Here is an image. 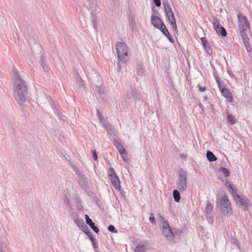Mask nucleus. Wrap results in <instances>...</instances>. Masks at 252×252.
<instances>
[{
  "label": "nucleus",
  "instance_id": "nucleus-21",
  "mask_svg": "<svg viewBox=\"0 0 252 252\" xmlns=\"http://www.w3.org/2000/svg\"><path fill=\"white\" fill-rule=\"evenodd\" d=\"M82 230L88 236L90 240L92 239V238L94 237L87 225L84 226Z\"/></svg>",
  "mask_w": 252,
  "mask_h": 252
},
{
  "label": "nucleus",
  "instance_id": "nucleus-15",
  "mask_svg": "<svg viewBox=\"0 0 252 252\" xmlns=\"http://www.w3.org/2000/svg\"><path fill=\"white\" fill-rule=\"evenodd\" d=\"M147 250L146 242H141L139 243L135 248V252H145Z\"/></svg>",
  "mask_w": 252,
  "mask_h": 252
},
{
  "label": "nucleus",
  "instance_id": "nucleus-1",
  "mask_svg": "<svg viewBox=\"0 0 252 252\" xmlns=\"http://www.w3.org/2000/svg\"><path fill=\"white\" fill-rule=\"evenodd\" d=\"M14 95L20 105H23L28 98V86L27 82L15 71L13 76Z\"/></svg>",
  "mask_w": 252,
  "mask_h": 252
},
{
  "label": "nucleus",
  "instance_id": "nucleus-33",
  "mask_svg": "<svg viewBox=\"0 0 252 252\" xmlns=\"http://www.w3.org/2000/svg\"><path fill=\"white\" fill-rule=\"evenodd\" d=\"M218 87L219 88L220 91L221 92L222 90V89H225L226 88L222 87L223 86H224V83L222 81H221L220 79L218 81H216Z\"/></svg>",
  "mask_w": 252,
  "mask_h": 252
},
{
  "label": "nucleus",
  "instance_id": "nucleus-51",
  "mask_svg": "<svg viewBox=\"0 0 252 252\" xmlns=\"http://www.w3.org/2000/svg\"><path fill=\"white\" fill-rule=\"evenodd\" d=\"M92 15V21L93 22L96 21V17L93 12L91 13Z\"/></svg>",
  "mask_w": 252,
  "mask_h": 252
},
{
  "label": "nucleus",
  "instance_id": "nucleus-56",
  "mask_svg": "<svg viewBox=\"0 0 252 252\" xmlns=\"http://www.w3.org/2000/svg\"><path fill=\"white\" fill-rule=\"evenodd\" d=\"M199 106L200 108L201 109L202 111H203V106L202 104L201 103H199Z\"/></svg>",
  "mask_w": 252,
  "mask_h": 252
},
{
  "label": "nucleus",
  "instance_id": "nucleus-20",
  "mask_svg": "<svg viewBox=\"0 0 252 252\" xmlns=\"http://www.w3.org/2000/svg\"><path fill=\"white\" fill-rule=\"evenodd\" d=\"M213 210V206L212 204L209 201H207V206L205 208V213L207 216L211 215L212 212Z\"/></svg>",
  "mask_w": 252,
  "mask_h": 252
},
{
  "label": "nucleus",
  "instance_id": "nucleus-31",
  "mask_svg": "<svg viewBox=\"0 0 252 252\" xmlns=\"http://www.w3.org/2000/svg\"><path fill=\"white\" fill-rule=\"evenodd\" d=\"M243 43L247 51L248 52H250L251 51L252 48L249 43V40L243 41Z\"/></svg>",
  "mask_w": 252,
  "mask_h": 252
},
{
  "label": "nucleus",
  "instance_id": "nucleus-40",
  "mask_svg": "<svg viewBox=\"0 0 252 252\" xmlns=\"http://www.w3.org/2000/svg\"><path fill=\"white\" fill-rule=\"evenodd\" d=\"M54 112L58 115L59 119L62 120V117L61 115V113H60L59 110H58V109L55 106Z\"/></svg>",
  "mask_w": 252,
  "mask_h": 252
},
{
  "label": "nucleus",
  "instance_id": "nucleus-48",
  "mask_svg": "<svg viewBox=\"0 0 252 252\" xmlns=\"http://www.w3.org/2000/svg\"><path fill=\"white\" fill-rule=\"evenodd\" d=\"M213 76H214V77L215 78L216 81H218L220 79V77H219V75L217 73V72H215H215H213Z\"/></svg>",
  "mask_w": 252,
  "mask_h": 252
},
{
  "label": "nucleus",
  "instance_id": "nucleus-2",
  "mask_svg": "<svg viewBox=\"0 0 252 252\" xmlns=\"http://www.w3.org/2000/svg\"><path fill=\"white\" fill-rule=\"evenodd\" d=\"M216 208L219 209L224 216H230L233 213L231 203L227 196L223 195L216 201Z\"/></svg>",
  "mask_w": 252,
  "mask_h": 252
},
{
  "label": "nucleus",
  "instance_id": "nucleus-39",
  "mask_svg": "<svg viewBox=\"0 0 252 252\" xmlns=\"http://www.w3.org/2000/svg\"><path fill=\"white\" fill-rule=\"evenodd\" d=\"M121 156L124 161H125V162L128 161L129 159L127 157L126 152L125 153V154H123V155H121Z\"/></svg>",
  "mask_w": 252,
  "mask_h": 252
},
{
  "label": "nucleus",
  "instance_id": "nucleus-19",
  "mask_svg": "<svg viewBox=\"0 0 252 252\" xmlns=\"http://www.w3.org/2000/svg\"><path fill=\"white\" fill-rule=\"evenodd\" d=\"M172 230L173 231L172 235V242L174 241V239L176 237H180L181 235L182 231L180 229L172 227Z\"/></svg>",
  "mask_w": 252,
  "mask_h": 252
},
{
  "label": "nucleus",
  "instance_id": "nucleus-24",
  "mask_svg": "<svg viewBox=\"0 0 252 252\" xmlns=\"http://www.w3.org/2000/svg\"><path fill=\"white\" fill-rule=\"evenodd\" d=\"M173 196L175 202H178L180 201L181 199L180 193L177 189H174L173 190Z\"/></svg>",
  "mask_w": 252,
  "mask_h": 252
},
{
  "label": "nucleus",
  "instance_id": "nucleus-13",
  "mask_svg": "<svg viewBox=\"0 0 252 252\" xmlns=\"http://www.w3.org/2000/svg\"><path fill=\"white\" fill-rule=\"evenodd\" d=\"M111 183L113 186L116 189L120 190V181L119 178L117 175H115L110 178Z\"/></svg>",
  "mask_w": 252,
  "mask_h": 252
},
{
  "label": "nucleus",
  "instance_id": "nucleus-29",
  "mask_svg": "<svg viewBox=\"0 0 252 252\" xmlns=\"http://www.w3.org/2000/svg\"><path fill=\"white\" fill-rule=\"evenodd\" d=\"M227 119L228 122L231 125H234L236 122L235 117L231 114L228 115Z\"/></svg>",
  "mask_w": 252,
  "mask_h": 252
},
{
  "label": "nucleus",
  "instance_id": "nucleus-12",
  "mask_svg": "<svg viewBox=\"0 0 252 252\" xmlns=\"http://www.w3.org/2000/svg\"><path fill=\"white\" fill-rule=\"evenodd\" d=\"M86 223L89 225L91 229L96 233L99 232L98 228L95 225V223L90 218L88 215L85 216Z\"/></svg>",
  "mask_w": 252,
  "mask_h": 252
},
{
  "label": "nucleus",
  "instance_id": "nucleus-11",
  "mask_svg": "<svg viewBox=\"0 0 252 252\" xmlns=\"http://www.w3.org/2000/svg\"><path fill=\"white\" fill-rule=\"evenodd\" d=\"M126 97L128 98H131L133 97L134 100H140L142 97L141 94L139 91L131 88L130 90L126 94Z\"/></svg>",
  "mask_w": 252,
  "mask_h": 252
},
{
  "label": "nucleus",
  "instance_id": "nucleus-53",
  "mask_svg": "<svg viewBox=\"0 0 252 252\" xmlns=\"http://www.w3.org/2000/svg\"><path fill=\"white\" fill-rule=\"evenodd\" d=\"M0 252H5L4 250L2 249V245L0 242Z\"/></svg>",
  "mask_w": 252,
  "mask_h": 252
},
{
  "label": "nucleus",
  "instance_id": "nucleus-52",
  "mask_svg": "<svg viewBox=\"0 0 252 252\" xmlns=\"http://www.w3.org/2000/svg\"><path fill=\"white\" fill-rule=\"evenodd\" d=\"M93 27L94 29L96 30L97 28V24L96 21L93 22Z\"/></svg>",
  "mask_w": 252,
  "mask_h": 252
},
{
  "label": "nucleus",
  "instance_id": "nucleus-23",
  "mask_svg": "<svg viewBox=\"0 0 252 252\" xmlns=\"http://www.w3.org/2000/svg\"><path fill=\"white\" fill-rule=\"evenodd\" d=\"M72 167L80 180H82L84 179V175L82 174L81 172L80 171L79 168L77 166L73 165Z\"/></svg>",
  "mask_w": 252,
  "mask_h": 252
},
{
  "label": "nucleus",
  "instance_id": "nucleus-42",
  "mask_svg": "<svg viewBox=\"0 0 252 252\" xmlns=\"http://www.w3.org/2000/svg\"><path fill=\"white\" fill-rule=\"evenodd\" d=\"M201 41L202 42V43L203 44V46H204V45H205L206 44H207L208 43H209L208 40L206 39V38L205 37H201Z\"/></svg>",
  "mask_w": 252,
  "mask_h": 252
},
{
  "label": "nucleus",
  "instance_id": "nucleus-49",
  "mask_svg": "<svg viewBox=\"0 0 252 252\" xmlns=\"http://www.w3.org/2000/svg\"><path fill=\"white\" fill-rule=\"evenodd\" d=\"M108 132L109 134H112L114 132V129L113 128L110 127L109 128H107Z\"/></svg>",
  "mask_w": 252,
  "mask_h": 252
},
{
  "label": "nucleus",
  "instance_id": "nucleus-14",
  "mask_svg": "<svg viewBox=\"0 0 252 252\" xmlns=\"http://www.w3.org/2000/svg\"><path fill=\"white\" fill-rule=\"evenodd\" d=\"M159 30L162 32L163 34L164 35L168 38V39L171 43L174 42V40L172 38L171 35H170L165 25L163 27H161V29Z\"/></svg>",
  "mask_w": 252,
  "mask_h": 252
},
{
  "label": "nucleus",
  "instance_id": "nucleus-60",
  "mask_svg": "<svg viewBox=\"0 0 252 252\" xmlns=\"http://www.w3.org/2000/svg\"><path fill=\"white\" fill-rule=\"evenodd\" d=\"M107 163L108 165L111 166V163H110V162L109 161H107Z\"/></svg>",
  "mask_w": 252,
  "mask_h": 252
},
{
  "label": "nucleus",
  "instance_id": "nucleus-37",
  "mask_svg": "<svg viewBox=\"0 0 252 252\" xmlns=\"http://www.w3.org/2000/svg\"><path fill=\"white\" fill-rule=\"evenodd\" d=\"M149 220L153 224H155L156 223V221L153 213H151L149 217Z\"/></svg>",
  "mask_w": 252,
  "mask_h": 252
},
{
  "label": "nucleus",
  "instance_id": "nucleus-54",
  "mask_svg": "<svg viewBox=\"0 0 252 252\" xmlns=\"http://www.w3.org/2000/svg\"><path fill=\"white\" fill-rule=\"evenodd\" d=\"M211 67H212V68L213 69V72H215V71L217 72V70H216V69L215 68V66L214 65L211 64Z\"/></svg>",
  "mask_w": 252,
  "mask_h": 252
},
{
  "label": "nucleus",
  "instance_id": "nucleus-26",
  "mask_svg": "<svg viewBox=\"0 0 252 252\" xmlns=\"http://www.w3.org/2000/svg\"><path fill=\"white\" fill-rule=\"evenodd\" d=\"M243 41L249 40V38L247 34L246 30L239 31Z\"/></svg>",
  "mask_w": 252,
  "mask_h": 252
},
{
  "label": "nucleus",
  "instance_id": "nucleus-28",
  "mask_svg": "<svg viewBox=\"0 0 252 252\" xmlns=\"http://www.w3.org/2000/svg\"><path fill=\"white\" fill-rule=\"evenodd\" d=\"M219 171L220 172H222L223 173V175L225 177H229L230 176V172L225 167H221Z\"/></svg>",
  "mask_w": 252,
  "mask_h": 252
},
{
  "label": "nucleus",
  "instance_id": "nucleus-50",
  "mask_svg": "<svg viewBox=\"0 0 252 252\" xmlns=\"http://www.w3.org/2000/svg\"><path fill=\"white\" fill-rule=\"evenodd\" d=\"M118 151L120 155H123V154H125V153L126 152V150L124 147H122V149H120Z\"/></svg>",
  "mask_w": 252,
  "mask_h": 252
},
{
  "label": "nucleus",
  "instance_id": "nucleus-32",
  "mask_svg": "<svg viewBox=\"0 0 252 252\" xmlns=\"http://www.w3.org/2000/svg\"><path fill=\"white\" fill-rule=\"evenodd\" d=\"M108 175L109 178L117 175L114 169L112 167H110L108 171Z\"/></svg>",
  "mask_w": 252,
  "mask_h": 252
},
{
  "label": "nucleus",
  "instance_id": "nucleus-27",
  "mask_svg": "<svg viewBox=\"0 0 252 252\" xmlns=\"http://www.w3.org/2000/svg\"><path fill=\"white\" fill-rule=\"evenodd\" d=\"M204 49L205 50L206 53L208 55L212 56L213 54V50L212 49L209 44L208 43L203 46Z\"/></svg>",
  "mask_w": 252,
  "mask_h": 252
},
{
  "label": "nucleus",
  "instance_id": "nucleus-30",
  "mask_svg": "<svg viewBox=\"0 0 252 252\" xmlns=\"http://www.w3.org/2000/svg\"><path fill=\"white\" fill-rule=\"evenodd\" d=\"M40 62L43 68L45 70H47L48 69L47 65L45 63V59L42 56L40 57Z\"/></svg>",
  "mask_w": 252,
  "mask_h": 252
},
{
  "label": "nucleus",
  "instance_id": "nucleus-36",
  "mask_svg": "<svg viewBox=\"0 0 252 252\" xmlns=\"http://www.w3.org/2000/svg\"><path fill=\"white\" fill-rule=\"evenodd\" d=\"M108 230L111 232L117 233L118 232L117 230L113 225H109L108 227Z\"/></svg>",
  "mask_w": 252,
  "mask_h": 252
},
{
  "label": "nucleus",
  "instance_id": "nucleus-44",
  "mask_svg": "<svg viewBox=\"0 0 252 252\" xmlns=\"http://www.w3.org/2000/svg\"><path fill=\"white\" fill-rule=\"evenodd\" d=\"M96 113H97V115L98 116V119L100 121H101L103 119V116L101 114V113H100V111H99V110L98 109H97Z\"/></svg>",
  "mask_w": 252,
  "mask_h": 252
},
{
  "label": "nucleus",
  "instance_id": "nucleus-17",
  "mask_svg": "<svg viewBox=\"0 0 252 252\" xmlns=\"http://www.w3.org/2000/svg\"><path fill=\"white\" fill-rule=\"evenodd\" d=\"M225 185L226 187L227 188L228 191L231 194V195H232L233 194H234L236 192H237V189H236L233 187L232 185L231 184V183L230 182L226 181L225 182Z\"/></svg>",
  "mask_w": 252,
  "mask_h": 252
},
{
  "label": "nucleus",
  "instance_id": "nucleus-45",
  "mask_svg": "<svg viewBox=\"0 0 252 252\" xmlns=\"http://www.w3.org/2000/svg\"><path fill=\"white\" fill-rule=\"evenodd\" d=\"M120 62H121V61H119V59H118L117 64V70L119 72L121 71L122 69V67L121 66V65L120 64Z\"/></svg>",
  "mask_w": 252,
  "mask_h": 252
},
{
  "label": "nucleus",
  "instance_id": "nucleus-47",
  "mask_svg": "<svg viewBox=\"0 0 252 252\" xmlns=\"http://www.w3.org/2000/svg\"><path fill=\"white\" fill-rule=\"evenodd\" d=\"M197 87L199 89V90L200 91V92H204L205 91H206V88L205 87H202V86H201L200 84H198L197 85Z\"/></svg>",
  "mask_w": 252,
  "mask_h": 252
},
{
  "label": "nucleus",
  "instance_id": "nucleus-38",
  "mask_svg": "<svg viewBox=\"0 0 252 252\" xmlns=\"http://www.w3.org/2000/svg\"><path fill=\"white\" fill-rule=\"evenodd\" d=\"M64 202L67 204V205L68 207H70V208L71 207V204H70V203L69 201V199L68 197L66 195L64 196Z\"/></svg>",
  "mask_w": 252,
  "mask_h": 252
},
{
  "label": "nucleus",
  "instance_id": "nucleus-22",
  "mask_svg": "<svg viewBox=\"0 0 252 252\" xmlns=\"http://www.w3.org/2000/svg\"><path fill=\"white\" fill-rule=\"evenodd\" d=\"M75 223L79 227L81 228V229L84 228V226L86 225L83 219L81 218H77L74 220Z\"/></svg>",
  "mask_w": 252,
  "mask_h": 252
},
{
  "label": "nucleus",
  "instance_id": "nucleus-7",
  "mask_svg": "<svg viewBox=\"0 0 252 252\" xmlns=\"http://www.w3.org/2000/svg\"><path fill=\"white\" fill-rule=\"evenodd\" d=\"M172 228V227L169 225L168 221H164L163 222H162V234L171 242H172L173 231Z\"/></svg>",
  "mask_w": 252,
  "mask_h": 252
},
{
  "label": "nucleus",
  "instance_id": "nucleus-58",
  "mask_svg": "<svg viewBox=\"0 0 252 252\" xmlns=\"http://www.w3.org/2000/svg\"><path fill=\"white\" fill-rule=\"evenodd\" d=\"M204 99L205 100V101H207L208 99V98L207 96H204Z\"/></svg>",
  "mask_w": 252,
  "mask_h": 252
},
{
  "label": "nucleus",
  "instance_id": "nucleus-61",
  "mask_svg": "<svg viewBox=\"0 0 252 252\" xmlns=\"http://www.w3.org/2000/svg\"><path fill=\"white\" fill-rule=\"evenodd\" d=\"M180 156L181 157V158H183L184 157V156H183L182 154H181L180 155Z\"/></svg>",
  "mask_w": 252,
  "mask_h": 252
},
{
  "label": "nucleus",
  "instance_id": "nucleus-46",
  "mask_svg": "<svg viewBox=\"0 0 252 252\" xmlns=\"http://www.w3.org/2000/svg\"><path fill=\"white\" fill-rule=\"evenodd\" d=\"M153 1L157 7H159L161 5V1L160 0H153Z\"/></svg>",
  "mask_w": 252,
  "mask_h": 252
},
{
  "label": "nucleus",
  "instance_id": "nucleus-35",
  "mask_svg": "<svg viewBox=\"0 0 252 252\" xmlns=\"http://www.w3.org/2000/svg\"><path fill=\"white\" fill-rule=\"evenodd\" d=\"M90 240L92 242L93 248L94 249H97L98 248V245L97 244V242L96 239L94 237L92 238V239H91Z\"/></svg>",
  "mask_w": 252,
  "mask_h": 252
},
{
  "label": "nucleus",
  "instance_id": "nucleus-59",
  "mask_svg": "<svg viewBox=\"0 0 252 252\" xmlns=\"http://www.w3.org/2000/svg\"><path fill=\"white\" fill-rule=\"evenodd\" d=\"M138 72L142 73L143 72V69L142 68L140 69Z\"/></svg>",
  "mask_w": 252,
  "mask_h": 252
},
{
  "label": "nucleus",
  "instance_id": "nucleus-4",
  "mask_svg": "<svg viewBox=\"0 0 252 252\" xmlns=\"http://www.w3.org/2000/svg\"><path fill=\"white\" fill-rule=\"evenodd\" d=\"M163 5L166 16L168 17V20L171 25L172 28L174 29L175 31H177V27L175 18L170 5H169L168 2H163Z\"/></svg>",
  "mask_w": 252,
  "mask_h": 252
},
{
  "label": "nucleus",
  "instance_id": "nucleus-3",
  "mask_svg": "<svg viewBox=\"0 0 252 252\" xmlns=\"http://www.w3.org/2000/svg\"><path fill=\"white\" fill-rule=\"evenodd\" d=\"M116 49L119 61L125 63L128 59V48L126 43L123 42L116 43Z\"/></svg>",
  "mask_w": 252,
  "mask_h": 252
},
{
  "label": "nucleus",
  "instance_id": "nucleus-34",
  "mask_svg": "<svg viewBox=\"0 0 252 252\" xmlns=\"http://www.w3.org/2000/svg\"><path fill=\"white\" fill-rule=\"evenodd\" d=\"M114 143L118 150L120 149H122L124 146L121 144V143L116 139H114Z\"/></svg>",
  "mask_w": 252,
  "mask_h": 252
},
{
  "label": "nucleus",
  "instance_id": "nucleus-6",
  "mask_svg": "<svg viewBox=\"0 0 252 252\" xmlns=\"http://www.w3.org/2000/svg\"><path fill=\"white\" fill-rule=\"evenodd\" d=\"M233 199L236 204L240 206H241L244 211H247L249 210V206L250 204L249 199L246 196H242L239 195L237 192L232 195Z\"/></svg>",
  "mask_w": 252,
  "mask_h": 252
},
{
  "label": "nucleus",
  "instance_id": "nucleus-8",
  "mask_svg": "<svg viewBox=\"0 0 252 252\" xmlns=\"http://www.w3.org/2000/svg\"><path fill=\"white\" fill-rule=\"evenodd\" d=\"M213 24L216 32L219 35L223 37L226 36L227 32L225 29L220 25L219 20L217 17H213Z\"/></svg>",
  "mask_w": 252,
  "mask_h": 252
},
{
  "label": "nucleus",
  "instance_id": "nucleus-9",
  "mask_svg": "<svg viewBox=\"0 0 252 252\" xmlns=\"http://www.w3.org/2000/svg\"><path fill=\"white\" fill-rule=\"evenodd\" d=\"M238 19L239 31L246 30L247 28H250L249 21L245 16H241V14L239 13L238 15Z\"/></svg>",
  "mask_w": 252,
  "mask_h": 252
},
{
  "label": "nucleus",
  "instance_id": "nucleus-62",
  "mask_svg": "<svg viewBox=\"0 0 252 252\" xmlns=\"http://www.w3.org/2000/svg\"><path fill=\"white\" fill-rule=\"evenodd\" d=\"M48 97L50 98L51 99V98L50 96H49Z\"/></svg>",
  "mask_w": 252,
  "mask_h": 252
},
{
  "label": "nucleus",
  "instance_id": "nucleus-18",
  "mask_svg": "<svg viewBox=\"0 0 252 252\" xmlns=\"http://www.w3.org/2000/svg\"><path fill=\"white\" fill-rule=\"evenodd\" d=\"M206 157L207 159L210 162L215 161L217 160V157L213 153L209 150L207 151Z\"/></svg>",
  "mask_w": 252,
  "mask_h": 252
},
{
  "label": "nucleus",
  "instance_id": "nucleus-55",
  "mask_svg": "<svg viewBox=\"0 0 252 252\" xmlns=\"http://www.w3.org/2000/svg\"><path fill=\"white\" fill-rule=\"evenodd\" d=\"M159 216H160L159 220L160 221H162V222H163V221H165L164 218L162 216H161V215H159Z\"/></svg>",
  "mask_w": 252,
  "mask_h": 252
},
{
  "label": "nucleus",
  "instance_id": "nucleus-16",
  "mask_svg": "<svg viewBox=\"0 0 252 252\" xmlns=\"http://www.w3.org/2000/svg\"><path fill=\"white\" fill-rule=\"evenodd\" d=\"M224 97L227 98L229 102L233 101V97L231 93L227 89H222L220 92Z\"/></svg>",
  "mask_w": 252,
  "mask_h": 252
},
{
  "label": "nucleus",
  "instance_id": "nucleus-25",
  "mask_svg": "<svg viewBox=\"0 0 252 252\" xmlns=\"http://www.w3.org/2000/svg\"><path fill=\"white\" fill-rule=\"evenodd\" d=\"M75 76H76V81H77L78 85L80 87H82L83 88H84L83 81L82 79L81 78V76H80L79 74L78 73V72L76 73V74H75Z\"/></svg>",
  "mask_w": 252,
  "mask_h": 252
},
{
  "label": "nucleus",
  "instance_id": "nucleus-10",
  "mask_svg": "<svg viewBox=\"0 0 252 252\" xmlns=\"http://www.w3.org/2000/svg\"><path fill=\"white\" fill-rule=\"evenodd\" d=\"M151 22L155 27L160 30L161 27L165 26V24L158 16L152 15L151 17Z\"/></svg>",
  "mask_w": 252,
  "mask_h": 252
},
{
  "label": "nucleus",
  "instance_id": "nucleus-57",
  "mask_svg": "<svg viewBox=\"0 0 252 252\" xmlns=\"http://www.w3.org/2000/svg\"><path fill=\"white\" fill-rule=\"evenodd\" d=\"M228 73H229V74L230 75V76L233 77L234 76V74H233V73L231 72V73H230L228 71Z\"/></svg>",
  "mask_w": 252,
  "mask_h": 252
},
{
  "label": "nucleus",
  "instance_id": "nucleus-41",
  "mask_svg": "<svg viewBox=\"0 0 252 252\" xmlns=\"http://www.w3.org/2000/svg\"><path fill=\"white\" fill-rule=\"evenodd\" d=\"M91 153L92 154V156H93L94 159L95 160H97V155L96 151L95 150H92Z\"/></svg>",
  "mask_w": 252,
  "mask_h": 252
},
{
  "label": "nucleus",
  "instance_id": "nucleus-43",
  "mask_svg": "<svg viewBox=\"0 0 252 252\" xmlns=\"http://www.w3.org/2000/svg\"><path fill=\"white\" fill-rule=\"evenodd\" d=\"M136 25L135 22L133 20H131L129 22V26L132 29H134L135 26Z\"/></svg>",
  "mask_w": 252,
  "mask_h": 252
},
{
  "label": "nucleus",
  "instance_id": "nucleus-5",
  "mask_svg": "<svg viewBox=\"0 0 252 252\" xmlns=\"http://www.w3.org/2000/svg\"><path fill=\"white\" fill-rule=\"evenodd\" d=\"M187 188V172L180 168L179 170V177L177 182V188L181 191H184Z\"/></svg>",
  "mask_w": 252,
  "mask_h": 252
}]
</instances>
